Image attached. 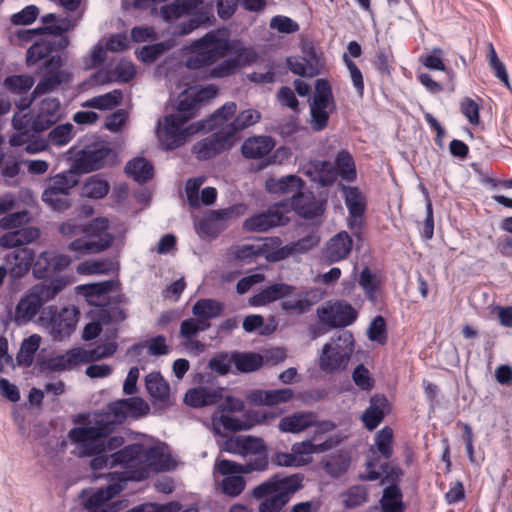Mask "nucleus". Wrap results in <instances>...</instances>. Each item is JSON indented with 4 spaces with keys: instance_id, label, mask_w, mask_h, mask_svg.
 Returning <instances> with one entry per match:
<instances>
[{
    "instance_id": "obj_10",
    "label": "nucleus",
    "mask_w": 512,
    "mask_h": 512,
    "mask_svg": "<svg viewBox=\"0 0 512 512\" xmlns=\"http://www.w3.org/2000/svg\"><path fill=\"white\" fill-rule=\"evenodd\" d=\"M237 105L235 102H226L217 109L208 119L207 131H212L218 127H222L225 132L231 136L234 143L237 142V133L246 129L261 119V113L253 108L241 111L236 115L233 121L229 120L235 115Z\"/></svg>"
},
{
    "instance_id": "obj_8",
    "label": "nucleus",
    "mask_w": 512,
    "mask_h": 512,
    "mask_svg": "<svg viewBox=\"0 0 512 512\" xmlns=\"http://www.w3.org/2000/svg\"><path fill=\"white\" fill-rule=\"evenodd\" d=\"M393 456V430L385 426L374 436V446L369 450V457L366 462V471L361 478L368 481L379 479L382 475L399 476L401 470L389 465Z\"/></svg>"
},
{
    "instance_id": "obj_40",
    "label": "nucleus",
    "mask_w": 512,
    "mask_h": 512,
    "mask_svg": "<svg viewBox=\"0 0 512 512\" xmlns=\"http://www.w3.org/2000/svg\"><path fill=\"white\" fill-rule=\"evenodd\" d=\"M389 411L388 400L383 396H374L370 400L369 407L362 415V421L369 430L375 429Z\"/></svg>"
},
{
    "instance_id": "obj_39",
    "label": "nucleus",
    "mask_w": 512,
    "mask_h": 512,
    "mask_svg": "<svg viewBox=\"0 0 512 512\" xmlns=\"http://www.w3.org/2000/svg\"><path fill=\"white\" fill-rule=\"evenodd\" d=\"M274 146L275 142L269 136H253L244 141L241 151L246 158L260 159L268 155Z\"/></svg>"
},
{
    "instance_id": "obj_50",
    "label": "nucleus",
    "mask_w": 512,
    "mask_h": 512,
    "mask_svg": "<svg viewBox=\"0 0 512 512\" xmlns=\"http://www.w3.org/2000/svg\"><path fill=\"white\" fill-rule=\"evenodd\" d=\"M334 167L342 180L352 182L356 179L355 162L348 151L342 150L336 155Z\"/></svg>"
},
{
    "instance_id": "obj_17",
    "label": "nucleus",
    "mask_w": 512,
    "mask_h": 512,
    "mask_svg": "<svg viewBox=\"0 0 512 512\" xmlns=\"http://www.w3.org/2000/svg\"><path fill=\"white\" fill-rule=\"evenodd\" d=\"M309 427H315V436H317L332 431L335 425L331 421L318 422L317 415L313 412L294 413L283 417L278 424L279 430L285 433H300Z\"/></svg>"
},
{
    "instance_id": "obj_52",
    "label": "nucleus",
    "mask_w": 512,
    "mask_h": 512,
    "mask_svg": "<svg viewBox=\"0 0 512 512\" xmlns=\"http://www.w3.org/2000/svg\"><path fill=\"white\" fill-rule=\"evenodd\" d=\"M81 353V363L98 361L112 356L117 351L115 341H107L92 349L79 348Z\"/></svg>"
},
{
    "instance_id": "obj_55",
    "label": "nucleus",
    "mask_w": 512,
    "mask_h": 512,
    "mask_svg": "<svg viewBox=\"0 0 512 512\" xmlns=\"http://www.w3.org/2000/svg\"><path fill=\"white\" fill-rule=\"evenodd\" d=\"M122 100V93L120 90H113L86 100L81 104L85 108H95L99 110H110L120 104Z\"/></svg>"
},
{
    "instance_id": "obj_59",
    "label": "nucleus",
    "mask_w": 512,
    "mask_h": 512,
    "mask_svg": "<svg viewBox=\"0 0 512 512\" xmlns=\"http://www.w3.org/2000/svg\"><path fill=\"white\" fill-rule=\"evenodd\" d=\"M143 348H147L149 354L153 356H162L169 353V346L166 343V338L162 335H157L144 343L134 345L131 348V351L139 353Z\"/></svg>"
},
{
    "instance_id": "obj_64",
    "label": "nucleus",
    "mask_w": 512,
    "mask_h": 512,
    "mask_svg": "<svg viewBox=\"0 0 512 512\" xmlns=\"http://www.w3.org/2000/svg\"><path fill=\"white\" fill-rule=\"evenodd\" d=\"M73 129L70 123L58 125L50 131L48 139L54 145L64 146L73 138Z\"/></svg>"
},
{
    "instance_id": "obj_54",
    "label": "nucleus",
    "mask_w": 512,
    "mask_h": 512,
    "mask_svg": "<svg viewBox=\"0 0 512 512\" xmlns=\"http://www.w3.org/2000/svg\"><path fill=\"white\" fill-rule=\"evenodd\" d=\"M351 458L348 452L341 451L327 456L323 461L324 469L332 477H338L345 473L350 466Z\"/></svg>"
},
{
    "instance_id": "obj_26",
    "label": "nucleus",
    "mask_w": 512,
    "mask_h": 512,
    "mask_svg": "<svg viewBox=\"0 0 512 512\" xmlns=\"http://www.w3.org/2000/svg\"><path fill=\"white\" fill-rule=\"evenodd\" d=\"M342 191L349 212L348 226L353 230L359 229L365 212V197L357 187L343 186Z\"/></svg>"
},
{
    "instance_id": "obj_47",
    "label": "nucleus",
    "mask_w": 512,
    "mask_h": 512,
    "mask_svg": "<svg viewBox=\"0 0 512 512\" xmlns=\"http://www.w3.org/2000/svg\"><path fill=\"white\" fill-rule=\"evenodd\" d=\"M290 285L285 283H277L267 287L258 294L250 298L249 303L252 306H264L276 300H282L285 292L289 291Z\"/></svg>"
},
{
    "instance_id": "obj_28",
    "label": "nucleus",
    "mask_w": 512,
    "mask_h": 512,
    "mask_svg": "<svg viewBox=\"0 0 512 512\" xmlns=\"http://www.w3.org/2000/svg\"><path fill=\"white\" fill-rule=\"evenodd\" d=\"M339 439L330 437L322 443L315 444L312 440L297 442L292 445L295 460L298 467L307 465L312 462L313 454L325 452L337 446Z\"/></svg>"
},
{
    "instance_id": "obj_33",
    "label": "nucleus",
    "mask_w": 512,
    "mask_h": 512,
    "mask_svg": "<svg viewBox=\"0 0 512 512\" xmlns=\"http://www.w3.org/2000/svg\"><path fill=\"white\" fill-rule=\"evenodd\" d=\"M128 47V38L124 33L111 35L105 42L99 41L92 49L90 57L91 64L97 66L101 64L105 58L107 51L122 52Z\"/></svg>"
},
{
    "instance_id": "obj_45",
    "label": "nucleus",
    "mask_w": 512,
    "mask_h": 512,
    "mask_svg": "<svg viewBox=\"0 0 512 512\" xmlns=\"http://www.w3.org/2000/svg\"><path fill=\"white\" fill-rule=\"evenodd\" d=\"M115 285L114 281L85 284L78 287V290L86 297L87 301L96 306H102L107 301V293Z\"/></svg>"
},
{
    "instance_id": "obj_43",
    "label": "nucleus",
    "mask_w": 512,
    "mask_h": 512,
    "mask_svg": "<svg viewBox=\"0 0 512 512\" xmlns=\"http://www.w3.org/2000/svg\"><path fill=\"white\" fill-rule=\"evenodd\" d=\"M81 363V353L79 348L67 351L65 354L58 355L43 362L42 369L52 372L71 370Z\"/></svg>"
},
{
    "instance_id": "obj_2",
    "label": "nucleus",
    "mask_w": 512,
    "mask_h": 512,
    "mask_svg": "<svg viewBox=\"0 0 512 512\" xmlns=\"http://www.w3.org/2000/svg\"><path fill=\"white\" fill-rule=\"evenodd\" d=\"M115 424L110 415L95 413L85 425L71 429L68 436L81 456H106L105 451L112 452L124 445L121 436L107 439Z\"/></svg>"
},
{
    "instance_id": "obj_25",
    "label": "nucleus",
    "mask_w": 512,
    "mask_h": 512,
    "mask_svg": "<svg viewBox=\"0 0 512 512\" xmlns=\"http://www.w3.org/2000/svg\"><path fill=\"white\" fill-rule=\"evenodd\" d=\"M112 150L105 143H96L84 149L79 155L76 165L82 172L88 173L102 168L111 156Z\"/></svg>"
},
{
    "instance_id": "obj_44",
    "label": "nucleus",
    "mask_w": 512,
    "mask_h": 512,
    "mask_svg": "<svg viewBox=\"0 0 512 512\" xmlns=\"http://www.w3.org/2000/svg\"><path fill=\"white\" fill-rule=\"evenodd\" d=\"M42 307L36 294L32 292L20 299L15 308L14 320L19 324L31 321Z\"/></svg>"
},
{
    "instance_id": "obj_18",
    "label": "nucleus",
    "mask_w": 512,
    "mask_h": 512,
    "mask_svg": "<svg viewBox=\"0 0 512 512\" xmlns=\"http://www.w3.org/2000/svg\"><path fill=\"white\" fill-rule=\"evenodd\" d=\"M150 407L140 397H131L117 400L108 405L107 411L103 414L110 415L111 421L121 424L127 418L138 419L148 414Z\"/></svg>"
},
{
    "instance_id": "obj_46",
    "label": "nucleus",
    "mask_w": 512,
    "mask_h": 512,
    "mask_svg": "<svg viewBox=\"0 0 512 512\" xmlns=\"http://www.w3.org/2000/svg\"><path fill=\"white\" fill-rule=\"evenodd\" d=\"M117 269L118 263L110 259L87 260L77 266V272L83 275H108Z\"/></svg>"
},
{
    "instance_id": "obj_60",
    "label": "nucleus",
    "mask_w": 512,
    "mask_h": 512,
    "mask_svg": "<svg viewBox=\"0 0 512 512\" xmlns=\"http://www.w3.org/2000/svg\"><path fill=\"white\" fill-rule=\"evenodd\" d=\"M52 48L53 43L47 38L35 42L27 51V64L32 65L42 60L52 52Z\"/></svg>"
},
{
    "instance_id": "obj_38",
    "label": "nucleus",
    "mask_w": 512,
    "mask_h": 512,
    "mask_svg": "<svg viewBox=\"0 0 512 512\" xmlns=\"http://www.w3.org/2000/svg\"><path fill=\"white\" fill-rule=\"evenodd\" d=\"M35 260V253L30 248H22L11 253L7 262L11 265L10 276L19 279L28 273Z\"/></svg>"
},
{
    "instance_id": "obj_12",
    "label": "nucleus",
    "mask_w": 512,
    "mask_h": 512,
    "mask_svg": "<svg viewBox=\"0 0 512 512\" xmlns=\"http://www.w3.org/2000/svg\"><path fill=\"white\" fill-rule=\"evenodd\" d=\"M224 47L220 44L219 30L210 31L190 46V55L185 61L188 69L198 70L214 64L221 58Z\"/></svg>"
},
{
    "instance_id": "obj_3",
    "label": "nucleus",
    "mask_w": 512,
    "mask_h": 512,
    "mask_svg": "<svg viewBox=\"0 0 512 512\" xmlns=\"http://www.w3.org/2000/svg\"><path fill=\"white\" fill-rule=\"evenodd\" d=\"M59 232L66 238H75L68 245V250L81 258L85 255L100 253L109 248L114 237L109 232V221L105 217L93 219L87 224H78L70 219L63 222Z\"/></svg>"
},
{
    "instance_id": "obj_6",
    "label": "nucleus",
    "mask_w": 512,
    "mask_h": 512,
    "mask_svg": "<svg viewBox=\"0 0 512 512\" xmlns=\"http://www.w3.org/2000/svg\"><path fill=\"white\" fill-rule=\"evenodd\" d=\"M301 487L302 477L299 475L271 477L253 489L255 498H264L259 504V512H279Z\"/></svg>"
},
{
    "instance_id": "obj_19",
    "label": "nucleus",
    "mask_w": 512,
    "mask_h": 512,
    "mask_svg": "<svg viewBox=\"0 0 512 512\" xmlns=\"http://www.w3.org/2000/svg\"><path fill=\"white\" fill-rule=\"evenodd\" d=\"M215 133L211 136L197 142L192 152L199 160H207L215 157L216 155L230 150L235 143L231 136H229L222 127H218Z\"/></svg>"
},
{
    "instance_id": "obj_41",
    "label": "nucleus",
    "mask_w": 512,
    "mask_h": 512,
    "mask_svg": "<svg viewBox=\"0 0 512 512\" xmlns=\"http://www.w3.org/2000/svg\"><path fill=\"white\" fill-rule=\"evenodd\" d=\"M39 236L40 231L35 227H25L10 231L0 236V247L4 249L16 248L35 241Z\"/></svg>"
},
{
    "instance_id": "obj_16",
    "label": "nucleus",
    "mask_w": 512,
    "mask_h": 512,
    "mask_svg": "<svg viewBox=\"0 0 512 512\" xmlns=\"http://www.w3.org/2000/svg\"><path fill=\"white\" fill-rule=\"evenodd\" d=\"M319 321L331 328H343L353 324L358 311L345 300L327 301L317 309Z\"/></svg>"
},
{
    "instance_id": "obj_56",
    "label": "nucleus",
    "mask_w": 512,
    "mask_h": 512,
    "mask_svg": "<svg viewBox=\"0 0 512 512\" xmlns=\"http://www.w3.org/2000/svg\"><path fill=\"white\" fill-rule=\"evenodd\" d=\"M382 512H403L402 493L398 486L391 485L386 487L381 498Z\"/></svg>"
},
{
    "instance_id": "obj_57",
    "label": "nucleus",
    "mask_w": 512,
    "mask_h": 512,
    "mask_svg": "<svg viewBox=\"0 0 512 512\" xmlns=\"http://www.w3.org/2000/svg\"><path fill=\"white\" fill-rule=\"evenodd\" d=\"M233 364L241 372H252L263 364V357L258 353H234Z\"/></svg>"
},
{
    "instance_id": "obj_13",
    "label": "nucleus",
    "mask_w": 512,
    "mask_h": 512,
    "mask_svg": "<svg viewBox=\"0 0 512 512\" xmlns=\"http://www.w3.org/2000/svg\"><path fill=\"white\" fill-rule=\"evenodd\" d=\"M77 316L78 311L75 307H65L59 312H56L54 307H49L42 311L40 322L55 340L62 341L74 332Z\"/></svg>"
},
{
    "instance_id": "obj_23",
    "label": "nucleus",
    "mask_w": 512,
    "mask_h": 512,
    "mask_svg": "<svg viewBox=\"0 0 512 512\" xmlns=\"http://www.w3.org/2000/svg\"><path fill=\"white\" fill-rule=\"evenodd\" d=\"M304 56H292L287 59L291 72L303 77H314L320 73L323 66L320 55L313 46L305 47Z\"/></svg>"
},
{
    "instance_id": "obj_29",
    "label": "nucleus",
    "mask_w": 512,
    "mask_h": 512,
    "mask_svg": "<svg viewBox=\"0 0 512 512\" xmlns=\"http://www.w3.org/2000/svg\"><path fill=\"white\" fill-rule=\"evenodd\" d=\"M61 118V104L57 98H45L40 104L32 121L36 131L48 129Z\"/></svg>"
},
{
    "instance_id": "obj_34",
    "label": "nucleus",
    "mask_w": 512,
    "mask_h": 512,
    "mask_svg": "<svg viewBox=\"0 0 512 512\" xmlns=\"http://www.w3.org/2000/svg\"><path fill=\"white\" fill-rule=\"evenodd\" d=\"M358 284L372 304L378 303L384 285V279L380 274L372 272L369 267H365L359 274Z\"/></svg>"
},
{
    "instance_id": "obj_42",
    "label": "nucleus",
    "mask_w": 512,
    "mask_h": 512,
    "mask_svg": "<svg viewBox=\"0 0 512 512\" xmlns=\"http://www.w3.org/2000/svg\"><path fill=\"white\" fill-rule=\"evenodd\" d=\"M232 214V209L212 211L199 222V232L204 235L213 237L218 235L225 228V222L231 217Z\"/></svg>"
},
{
    "instance_id": "obj_27",
    "label": "nucleus",
    "mask_w": 512,
    "mask_h": 512,
    "mask_svg": "<svg viewBox=\"0 0 512 512\" xmlns=\"http://www.w3.org/2000/svg\"><path fill=\"white\" fill-rule=\"evenodd\" d=\"M145 387L154 405L164 408L172 404L170 386L160 372L147 374Z\"/></svg>"
},
{
    "instance_id": "obj_31",
    "label": "nucleus",
    "mask_w": 512,
    "mask_h": 512,
    "mask_svg": "<svg viewBox=\"0 0 512 512\" xmlns=\"http://www.w3.org/2000/svg\"><path fill=\"white\" fill-rule=\"evenodd\" d=\"M223 392V388L199 386L186 392L184 402L195 408L217 404L222 401Z\"/></svg>"
},
{
    "instance_id": "obj_62",
    "label": "nucleus",
    "mask_w": 512,
    "mask_h": 512,
    "mask_svg": "<svg viewBox=\"0 0 512 512\" xmlns=\"http://www.w3.org/2000/svg\"><path fill=\"white\" fill-rule=\"evenodd\" d=\"M4 85L13 93L23 94L32 88L34 79L29 75H12L4 80Z\"/></svg>"
},
{
    "instance_id": "obj_21",
    "label": "nucleus",
    "mask_w": 512,
    "mask_h": 512,
    "mask_svg": "<svg viewBox=\"0 0 512 512\" xmlns=\"http://www.w3.org/2000/svg\"><path fill=\"white\" fill-rule=\"evenodd\" d=\"M287 213H289V210L285 204H275L266 212L246 219L244 228L247 231L265 232L270 228L284 225L289 220Z\"/></svg>"
},
{
    "instance_id": "obj_49",
    "label": "nucleus",
    "mask_w": 512,
    "mask_h": 512,
    "mask_svg": "<svg viewBox=\"0 0 512 512\" xmlns=\"http://www.w3.org/2000/svg\"><path fill=\"white\" fill-rule=\"evenodd\" d=\"M223 310V304L214 299L198 300L192 308L194 316L198 320L207 323L208 320L218 317Z\"/></svg>"
},
{
    "instance_id": "obj_1",
    "label": "nucleus",
    "mask_w": 512,
    "mask_h": 512,
    "mask_svg": "<svg viewBox=\"0 0 512 512\" xmlns=\"http://www.w3.org/2000/svg\"><path fill=\"white\" fill-rule=\"evenodd\" d=\"M90 467L94 471L119 468L128 481H142L152 473L174 469L176 461L166 444L142 442L125 446L110 456L92 458Z\"/></svg>"
},
{
    "instance_id": "obj_61",
    "label": "nucleus",
    "mask_w": 512,
    "mask_h": 512,
    "mask_svg": "<svg viewBox=\"0 0 512 512\" xmlns=\"http://www.w3.org/2000/svg\"><path fill=\"white\" fill-rule=\"evenodd\" d=\"M221 482V490L224 494L235 497L241 494L245 488V480L242 474L228 473Z\"/></svg>"
},
{
    "instance_id": "obj_63",
    "label": "nucleus",
    "mask_w": 512,
    "mask_h": 512,
    "mask_svg": "<svg viewBox=\"0 0 512 512\" xmlns=\"http://www.w3.org/2000/svg\"><path fill=\"white\" fill-rule=\"evenodd\" d=\"M367 336L370 341L376 342L378 344H384L386 342V322L382 316L378 315L372 319L367 329Z\"/></svg>"
},
{
    "instance_id": "obj_53",
    "label": "nucleus",
    "mask_w": 512,
    "mask_h": 512,
    "mask_svg": "<svg viewBox=\"0 0 512 512\" xmlns=\"http://www.w3.org/2000/svg\"><path fill=\"white\" fill-rule=\"evenodd\" d=\"M41 344V337L38 334H33L24 339L20 350L17 354V362L20 366L29 367L34 361L36 351Z\"/></svg>"
},
{
    "instance_id": "obj_51",
    "label": "nucleus",
    "mask_w": 512,
    "mask_h": 512,
    "mask_svg": "<svg viewBox=\"0 0 512 512\" xmlns=\"http://www.w3.org/2000/svg\"><path fill=\"white\" fill-rule=\"evenodd\" d=\"M126 173L139 183L146 182L153 176V166L142 157L129 161L125 167Z\"/></svg>"
},
{
    "instance_id": "obj_22",
    "label": "nucleus",
    "mask_w": 512,
    "mask_h": 512,
    "mask_svg": "<svg viewBox=\"0 0 512 512\" xmlns=\"http://www.w3.org/2000/svg\"><path fill=\"white\" fill-rule=\"evenodd\" d=\"M220 44L224 47L220 49L221 58L230 54V59L234 62L237 69L242 66L250 65L257 60V54L251 47H247L242 41L230 40L225 31L219 30Z\"/></svg>"
},
{
    "instance_id": "obj_32",
    "label": "nucleus",
    "mask_w": 512,
    "mask_h": 512,
    "mask_svg": "<svg viewBox=\"0 0 512 512\" xmlns=\"http://www.w3.org/2000/svg\"><path fill=\"white\" fill-rule=\"evenodd\" d=\"M293 391L289 388L275 389V390H261L256 389L250 391L246 400L252 405H267L272 406L279 403H285L291 400Z\"/></svg>"
},
{
    "instance_id": "obj_58",
    "label": "nucleus",
    "mask_w": 512,
    "mask_h": 512,
    "mask_svg": "<svg viewBox=\"0 0 512 512\" xmlns=\"http://www.w3.org/2000/svg\"><path fill=\"white\" fill-rule=\"evenodd\" d=\"M108 192V182L99 176L88 178L83 186V195L93 199L103 198Z\"/></svg>"
},
{
    "instance_id": "obj_20",
    "label": "nucleus",
    "mask_w": 512,
    "mask_h": 512,
    "mask_svg": "<svg viewBox=\"0 0 512 512\" xmlns=\"http://www.w3.org/2000/svg\"><path fill=\"white\" fill-rule=\"evenodd\" d=\"M44 75L33 91L34 97L54 91L60 84L68 82L70 73L62 69V59L52 56L45 62Z\"/></svg>"
},
{
    "instance_id": "obj_24",
    "label": "nucleus",
    "mask_w": 512,
    "mask_h": 512,
    "mask_svg": "<svg viewBox=\"0 0 512 512\" xmlns=\"http://www.w3.org/2000/svg\"><path fill=\"white\" fill-rule=\"evenodd\" d=\"M217 93L218 88L213 84L189 87L179 95L180 111H187L194 116L197 105L213 99Z\"/></svg>"
},
{
    "instance_id": "obj_5",
    "label": "nucleus",
    "mask_w": 512,
    "mask_h": 512,
    "mask_svg": "<svg viewBox=\"0 0 512 512\" xmlns=\"http://www.w3.org/2000/svg\"><path fill=\"white\" fill-rule=\"evenodd\" d=\"M192 117L187 111H180L178 105L175 113L159 120L156 136L160 147L164 150L176 149L198 131H207L208 119L199 123H189Z\"/></svg>"
},
{
    "instance_id": "obj_14",
    "label": "nucleus",
    "mask_w": 512,
    "mask_h": 512,
    "mask_svg": "<svg viewBox=\"0 0 512 512\" xmlns=\"http://www.w3.org/2000/svg\"><path fill=\"white\" fill-rule=\"evenodd\" d=\"M212 0H174L173 3L161 8V14L167 21H171L186 14H199L196 23L190 25L189 29H183V33H189L199 24L209 20V12Z\"/></svg>"
},
{
    "instance_id": "obj_11",
    "label": "nucleus",
    "mask_w": 512,
    "mask_h": 512,
    "mask_svg": "<svg viewBox=\"0 0 512 512\" xmlns=\"http://www.w3.org/2000/svg\"><path fill=\"white\" fill-rule=\"evenodd\" d=\"M354 351V337L348 331H342L326 343L319 355V368L325 373H337L345 370Z\"/></svg>"
},
{
    "instance_id": "obj_35",
    "label": "nucleus",
    "mask_w": 512,
    "mask_h": 512,
    "mask_svg": "<svg viewBox=\"0 0 512 512\" xmlns=\"http://www.w3.org/2000/svg\"><path fill=\"white\" fill-rule=\"evenodd\" d=\"M311 291H296L294 286L290 285L289 291L285 292V296L281 300V308L287 312L296 314L305 313L316 300L311 299Z\"/></svg>"
},
{
    "instance_id": "obj_36",
    "label": "nucleus",
    "mask_w": 512,
    "mask_h": 512,
    "mask_svg": "<svg viewBox=\"0 0 512 512\" xmlns=\"http://www.w3.org/2000/svg\"><path fill=\"white\" fill-rule=\"evenodd\" d=\"M210 427L214 434L224 435L229 431L248 430L251 424L232 416L230 413L216 410L211 418Z\"/></svg>"
},
{
    "instance_id": "obj_15",
    "label": "nucleus",
    "mask_w": 512,
    "mask_h": 512,
    "mask_svg": "<svg viewBox=\"0 0 512 512\" xmlns=\"http://www.w3.org/2000/svg\"><path fill=\"white\" fill-rule=\"evenodd\" d=\"M334 109L332 91L329 83L324 79H318L315 85V94L310 104L311 127L315 131L323 130L327 124L329 115Z\"/></svg>"
},
{
    "instance_id": "obj_48",
    "label": "nucleus",
    "mask_w": 512,
    "mask_h": 512,
    "mask_svg": "<svg viewBox=\"0 0 512 512\" xmlns=\"http://www.w3.org/2000/svg\"><path fill=\"white\" fill-rule=\"evenodd\" d=\"M314 245L311 238L301 239L295 243L287 244L275 251L268 253L266 256L269 261H281L296 253H303Z\"/></svg>"
},
{
    "instance_id": "obj_30",
    "label": "nucleus",
    "mask_w": 512,
    "mask_h": 512,
    "mask_svg": "<svg viewBox=\"0 0 512 512\" xmlns=\"http://www.w3.org/2000/svg\"><path fill=\"white\" fill-rule=\"evenodd\" d=\"M352 247L353 240L350 235L341 231L326 243L323 256L328 263H336L346 259L351 253Z\"/></svg>"
},
{
    "instance_id": "obj_4",
    "label": "nucleus",
    "mask_w": 512,
    "mask_h": 512,
    "mask_svg": "<svg viewBox=\"0 0 512 512\" xmlns=\"http://www.w3.org/2000/svg\"><path fill=\"white\" fill-rule=\"evenodd\" d=\"M95 479L105 477L108 484L104 488L88 489L82 491L80 500L86 512H119L122 509L120 501H113V498L121 493L128 479L124 477L119 468L93 470Z\"/></svg>"
},
{
    "instance_id": "obj_37",
    "label": "nucleus",
    "mask_w": 512,
    "mask_h": 512,
    "mask_svg": "<svg viewBox=\"0 0 512 512\" xmlns=\"http://www.w3.org/2000/svg\"><path fill=\"white\" fill-rule=\"evenodd\" d=\"M304 173L314 182L329 186L336 182L338 173L334 165L328 161L310 162L304 167Z\"/></svg>"
},
{
    "instance_id": "obj_7",
    "label": "nucleus",
    "mask_w": 512,
    "mask_h": 512,
    "mask_svg": "<svg viewBox=\"0 0 512 512\" xmlns=\"http://www.w3.org/2000/svg\"><path fill=\"white\" fill-rule=\"evenodd\" d=\"M265 188L269 193L291 196L288 203H284L287 209L294 210L305 218H314L321 212V207L312 202L311 198L302 193L303 180L297 175H287L280 178H268Z\"/></svg>"
},
{
    "instance_id": "obj_9",
    "label": "nucleus",
    "mask_w": 512,
    "mask_h": 512,
    "mask_svg": "<svg viewBox=\"0 0 512 512\" xmlns=\"http://www.w3.org/2000/svg\"><path fill=\"white\" fill-rule=\"evenodd\" d=\"M240 456H255V459L245 464H238L230 460H220L216 464L218 471L221 474H249L254 471L263 472L268 469L267 447L261 438L243 436Z\"/></svg>"
}]
</instances>
